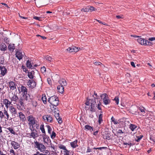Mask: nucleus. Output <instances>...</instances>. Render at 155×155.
<instances>
[{
  "mask_svg": "<svg viewBox=\"0 0 155 155\" xmlns=\"http://www.w3.org/2000/svg\"><path fill=\"white\" fill-rule=\"evenodd\" d=\"M103 115L102 114H100L98 116V123L99 124H101L102 122L103 121L102 119Z\"/></svg>",
  "mask_w": 155,
  "mask_h": 155,
  "instance_id": "nucleus-37",
  "label": "nucleus"
},
{
  "mask_svg": "<svg viewBox=\"0 0 155 155\" xmlns=\"http://www.w3.org/2000/svg\"><path fill=\"white\" fill-rule=\"evenodd\" d=\"M3 102L5 105V107L7 108L8 107L9 105H10L12 103L11 101H10L7 99H5L4 100Z\"/></svg>",
  "mask_w": 155,
  "mask_h": 155,
  "instance_id": "nucleus-26",
  "label": "nucleus"
},
{
  "mask_svg": "<svg viewBox=\"0 0 155 155\" xmlns=\"http://www.w3.org/2000/svg\"><path fill=\"white\" fill-rule=\"evenodd\" d=\"M105 137V138L107 140H109L110 139L111 137L110 134H106Z\"/></svg>",
  "mask_w": 155,
  "mask_h": 155,
  "instance_id": "nucleus-51",
  "label": "nucleus"
},
{
  "mask_svg": "<svg viewBox=\"0 0 155 155\" xmlns=\"http://www.w3.org/2000/svg\"><path fill=\"white\" fill-rule=\"evenodd\" d=\"M8 86L10 88V90H13L16 89V84L13 81H11L8 83Z\"/></svg>",
  "mask_w": 155,
  "mask_h": 155,
  "instance_id": "nucleus-20",
  "label": "nucleus"
},
{
  "mask_svg": "<svg viewBox=\"0 0 155 155\" xmlns=\"http://www.w3.org/2000/svg\"><path fill=\"white\" fill-rule=\"evenodd\" d=\"M59 83L61 85L65 86L67 84V83L66 80L64 79H62L59 81Z\"/></svg>",
  "mask_w": 155,
  "mask_h": 155,
  "instance_id": "nucleus-25",
  "label": "nucleus"
},
{
  "mask_svg": "<svg viewBox=\"0 0 155 155\" xmlns=\"http://www.w3.org/2000/svg\"><path fill=\"white\" fill-rule=\"evenodd\" d=\"M46 127L47 128L48 132L49 134H51L52 131V128L49 125H47Z\"/></svg>",
  "mask_w": 155,
  "mask_h": 155,
  "instance_id": "nucleus-42",
  "label": "nucleus"
},
{
  "mask_svg": "<svg viewBox=\"0 0 155 155\" xmlns=\"http://www.w3.org/2000/svg\"><path fill=\"white\" fill-rule=\"evenodd\" d=\"M7 129H8L10 132L12 134H13L14 135H15V132L14 131L12 128L9 127L8 128H7Z\"/></svg>",
  "mask_w": 155,
  "mask_h": 155,
  "instance_id": "nucleus-43",
  "label": "nucleus"
},
{
  "mask_svg": "<svg viewBox=\"0 0 155 155\" xmlns=\"http://www.w3.org/2000/svg\"><path fill=\"white\" fill-rule=\"evenodd\" d=\"M89 8H88V6H87L86 8H83L82 9H81V11H84V12H89Z\"/></svg>",
  "mask_w": 155,
  "mask_h": 155,
  "instance_id": "nucleus-49",
  "label": "nucleus"
},
{
  "mask_svg": "<svg viewBox=\"0 0 155 155\" xmlns=\"http://www.w3.org/2000/svg\"><path fill=\"white\" fill-rule=\"evenodd\" d=\"M123 15H117L116 16V17L117 19H120V18H123Z\"/></svg>",
  "mask_w": 155,
  "mask_h": 155,
  "instance_id": "nucleus-61",
  "label": "nucleus"
},
{
  "mask_svg": "<svg viewBox=\"0 0 155 155\" xmlns=\"http://www.w3.org/2000/svg\"><path fill=\"white\" fill-rule=\"evenodd\" d=\"M9 152L13 154L12 155H14V154H15V151L14 150L12 149L10 150L9 151Z\"/></svg>",
  "mask_w": 155,
  "mask_h": 155,
  "instance_id": "nucleus-63",
  "label": "nucleus"
},
{
  "mask_svg": "<svg viewBox=\"0 0 155 155\" xmlns=\"http://www.w3.org/2000/svg\"><path fill=\"white\" fill-rule=\"evenodd\" d=\"M90 99H88L87 98V101L86 102H85V104L87 105V106H88L90 105Z\"/></svg>",
  "mask_w": 155,
  "mask_h": 155,
  "instance_id": "nucleus-59",
  "label": "nucleus"
},
{
  "mask_svg": "<svg viewBox=\"0 0 155 155\" xmlns=\"http://www.w3.org/2000/svg\"><path fill=\"white\" fill-rule=\"evenodd\" d=\"M58 147L61 149L64 150L63 151L64 155H74L73 152L67 150L66 147L62 144H60L58 146Z\"/></svg>",
  "mask_w": 155,
  "mask_h": 155,
  "instance_id": "nucleus-6",
  "label": "nucleus"
},
{
  "mask_svg": "<svg viewBox=\"0 0 155 155\" xmlns=\"http://www.w3.org/2000/svg\"><path fill=\"white\" fill-rule=\"evenodd\" d=\"M41 72L43 73H44V72H45L46 71V69L45 67L44 66L42 67L41 68Z\"/></svg>",
  "mask_w": 155,
  "mask_h": 155,
  "instance_id": "nucleus-55",
  "label": "nucleus"
},
{
  "mask_svg": "<svg viewBox=\"0 0 155 155\" xmlns=\"http://www.w3.org/2000/svg\"><path fill=\"white\" fill-rule=\"evenodd\" d=\"M137 127L136 125L131 124L129 125V128L132 131H134Z\"/></svg>",
  "mask_w": 155,
  "mask_h": 155,
  "instance_id": "nucleus-32",
  "label": "nucleus"
},
{
  "mask_svg": "<svg viewBox=\"0 0 155 155\" xmlns=\"http://www.w3.org/2000/svg\"><path fill=\"white\" fill-rule=\"evenodd\" d=\"M35 147L41 152L44 151L46 149L44 145L41 143H39L37 141H35Z\"/></svg>",
  "mask_w": 155,
  "mask_h": 155,
  "instance_id": "nucleus-4",
  "label": "nucleus"
},
{
  "mask_svg": "<svg viewBox=\"0 0 155 155\" xmlns=\"http://www.w3.org/2000/svg\"><path fill=\"white\" fill-rule=\"evenodd\" d=\"M114 100L115 101L117 104H118L119 102V98L118 96H116L114 99Z\"/></svg>",
  "mask_w": 155,
  "mask_h": 155,
  "instance_id": "nucleus-48",
  "label": "nucleus"
},
{
  "mask_svg": "<svg viewBox=\"0 0 155 155\" xmlns=\"http://www.w3.org/2000/svg\"><path fill=\"white\" fill-rule=\"evenodd\" d=\"M54 116L57 120H58V122L59 124H61L62 123V118L59 117V113H55Z\"/></svg>",
  "mask_w": 155,
  "mask_h": 155,
  "instance_id": "nucleus-23",
  "label": "nucleus"
},
{
  "mask_svg": "<svg viewBox=\"0 0 155 155\" xmlns=\"http://www.w3.org/2000/svg\"><path fill=\"white\" fill-rule=\"evenodd\" d=\"M42 118L45 121H46L48 122L51 123L53 120L52 117L49 115H45L42 116Z\"/></svg>",
  "mask_w": 155,
  "mask_h": 155,
  "instance_id": "nucleus-15",
  "label": "nucleus"
},
{
  "mask_svg": "<svg viewBox=\"0 0 155 155\" xmlns=\"http://www.w3.org/2000/svg\"><path fill=\"white\" fill-rule=\"evenodd\" d=\"M78 140H76L70 143L71 147L73 148H75L78 146L77 144Z\"/></svg>",
  "mask_w": 155,
  "mask_h": 155,
  "instance_id": "nucleus-27",
  "label": "nucleus"
},
{
  "mask_svg": "<svg viewBox=\"0 0 155 155\" xmlns=\"http://www.w3.org/2000/svg\"><path fill=\"white\" fill-rule=\"evenodd\" d=\"M26 65L27 67L29 68H32V67L31 62L29 60L27 61L26 62Z\"/></svg>",
  "mask_w": 155,
  "mask_h": 155,
  "instance_id": "nucleus-39",
  "label": "nucleus"
},
{
  "mask_svg": "<svg viewBox=\"0 0 155 155\" xmlns=\"http://www.w3.org/2000/svg\"><path fill=\"white\" fill-rule=\"evenodd\" d=\"M9 97L11 101H15L16 103L18 102V100L19 99L18 97L15 94H13L12 97H10L9 95Z\"/></svg>",
  "mask_w": 155,
  "mask_h": 155,
  "instance_id": "nucleus-21",
  "label": "nucleus"
},
{
  "mask_svg": "<svg viewBox=\"0 0 155 155\" xmlns=\"http://www.w3.org/2000/svg\"><path fill=\"white\" fill-rule=\"evenodd\" d=\"M35 127L29 128L31 131V133L28 134V135H29L30 138H33L34 139H35L37 137H38V135L37 133L36 130L34 129Z\"/></svg>",
  "mask_w": 155,
  "mask_h": 155,
  "instance_id": "nucleus-7",
  "label": "nucleus"
},
{
  "mask_svg": "<svg viewBox=\"0 0 155 155\" xmlns=\"http://www.w3.org/2000/svg\"><path fill=\"white\" fill-rule=\"evenodd\" d=\"M15 44L10 43L8 46V48L10 52H12L15 49Z\"/></svg>",
  "mask_w": 155,
  "mask_h": 155,
  "instance_id": "nucleus-24",
  "label": "nucleus"
},
{
  "mask_svg": "<svg viewBox=\"0 0 155 155\" xmlns=\"http://www.w3.org/2000/svg\"><path fill=\"white\" fill-rule=\"evenodd\" d=\"M28 85L31 88H33L35 87L36 85V82L35 80H28Z\"/></svg>",
  "mask_w": 155,
  "mask_h": 155,
  "instance_id": "nucleus-10",
  "label": "nucleus"
},
{
  "mask_svg": "<svg viewBox=\"0 0 155 155\" xmlns=\"http://www.w3.org/2000/svg\"><path fill=\"white\" fill-rule=\"evenodd\" d=\"M18 117L20 118V120L22 122L25 121L26 120V118L25 115L21 112L18 113Z\"/></svg>",
  "mask_w": 155,
  "mask_h": 155,
  "instance_id": "nucleus-18",
  "label": "nucleus"
},
{
  "mask_svg": "<svg viewBox=\"0 0 155 155\" xmlns=\"http://www.w3.org/2000/svg\"><path fill=\"white\" fill-rule=\"evenodd\" d=\"M123 144L124 145H128L130 146V147H131V146H132L134 144H132L131 142H128V143H123Z\"/></svg>",
  "mask_w": 155,
  "mask_h": 155,
  "instance_id": "nucleus-52",
  "label": "nucleus"
},
{
  "mask_svg": "<svg viewBox=\"0 0 155 155\" xmlns=\"http://www.w3.org/2000/svg\"><path fill=\"white\" fill-rule=\"evenodd\" d=\"M28 77L31 80H32L34 78V75L35 72L34 71H31V72H28Z\"/></svg>",
  "mask_w": 155,
  "mask_h": 155,
  "instance_id": "nucleus-28",
  "label": "nucleus"
},
{
  "mask_svg": "<svg viewBox=\"0 0 155 155\" xmlns=\"http://www.w3.org/2000/svg\"><path fill=\"white\" fill-rule=\"evenodd\" d=\"M90 103L91 105L94 106H96L99 110H101V108L100 107L101 104L100 101H99L98 99L96 98H93L91 100Z\"/></svg>",
  "mask_w": 155,
  "mask_h": 155,
  "instance_id": "nucleus-3",
  "label": "nucleus"
},
{
  "mask_svg": "<svg viewBox=\"0 0 155 155\" xmlns=\"http://www.w3.org/2000/svg\"><path fill=\"white\" fill-rule=\"evenodd\" d=\"M5 61L4 57L3 56H0V64L4 65L5 64Z\"/></svg>",
  "mask_w": 155,
  "mask_h": 155,
  "instance_id": "nucleus-35",
  "label": "nucleus"
},
{
  "mask_svg": "<svg viewBox=\"0 0 155 155\" xmlns=\"http://www.w3.org/2000/svg\"><path fill=\"white\" fill-rule=\"evenodd\" d=\"M101 97H104L103 99V102L105 105H107L110 104V100L109 99V97L107 94H104L101 95Z\"/></svg>",
  "mask_w": 155,
  "mask_h": 155,
  "instance_id": "nucleus-9",
  "label": "nucleus"
},
{
  "mask_svg": "<svg viewBox=\"0 0 155 155\" xmlns=\"http://www.w3.org/2000/svg\"><path fill=\"white\" fill-rule=\"evenodd\" d=\"M9 110L12 114V118H14L17 115V110L16 108L14 107L12 105L9 107Z\"/></svg>",
  "mask_w": 155,
  "mask_h": 155,
  "instance_id": "nucleus-8",
  "label": "nucleus"
},
{
  "mask_svg": "<svg viewBox=\"0 0 155 155\" xmlns=\"http://www.w3.org/2000/svg\"><path fill=\"white\" fill-rule=\"evenodd\" d=\"M40 129V130H41L42 133L43 134L42 135V136H44L46 135L45 129L44 128V125L43 124H41V125Z\"/></svg>",
  "mask_w": 155,
  "mask_h": 155,
  "instance_id": "nucleus-34",
  "label": "nucleus"
},
{
  "mask_svg": "<svg viewBox=\"0 0 155 155\" xmlns=\"http://www.w3.org/2000/svg\"><path fill=\"white\" fill-rule=\"evenodd\" d=\"M93 97H94V98H97L98 99L99 96L97 95V94L95 91L94 92V94L93 95Z\"/></svg>",
  "mask_w": 155,
  "mask_h": 155,
  "instance_id": "nucleus-56",
  "label": "nucleus"
},
{
  "mask_svg": "<svg viewBox=\"0 0 155 155\" xmlns=\"http://www.w3.org/2000/svg\"><path fill=\"white\" fill-rule=\"evenodd\" d=\"M46 59L49 62H52L53 61L52 58L49 55H47L45 57Z\"/></svg>",
  "mask_w": 155,
  "mask_h": 155,
  "instance_id": "nucleus-38",
  "label": "nucleus"
},
{
  "mask_svg": "<svg viewBox=\"0 0 155 155\" xmlns=\"http://www.w3.org/2000/svg\"><path fill=\"white\" fill-rule=\"evenodd\" d=\"M41 99L45 104H46L47 103V98L45 94H43L42 95V97Z\"/></svg>",
  "mask_w": 155,
  "mask_h": 155,
  "instance_id": "nucleus-36",
  "label": "nucleus"
},
{
  "mask_svg": "<svg viewBox=\"0 0 155 155\" xmlns=\"http://www.w3.org/2000/svg\"><path fill=\"white\" fill-rule=\"evenodd\" d=\"M111 119L112 121L113 122L114 124H117L118 123L117 121L116 120H115L113 117H111Z\"/></svg>",
  "mask_w": 155,
  "mask_h": 155,
  "instance_id": "nucleus-47",
  "label": "nucleus"
},
{
  "mask_svg": "<svg viewBox=\"0 0 155 155\" xmlns=\"http://www.w3.org/2000/svg\"><path fill=\"white\" fill-rule=\"evenodd\" d=\"M33 18L36 20L40 21L41 18L39 17L35 16Z\"/></svg>",
  "mask_w": 155,
  "mask_h": 155,
  "instance_id": "nucleus-62",
  "label": "nucleus"
},
{
  "mask_svg": "<svg viewBox=\"0 0 155 155\" xmlns=\"http://www.w3.org/2000/svg\"><path fill=\"white\" fill-rule=\"evenodd\" d=\"M4 109H5L4 111V114L6 115V116L7 117L6 119H7V120H5V121H6L8 119L9 116L8 113L7 111L6 110L5 108Z\"/></svg>",
  "mask_w": 155,
  "mask_h": 155,
  "instance_id": "nucleus-41",
  "label": "nucleus"
},
{
  "mask_svg": "<svg viewBox=\"0 0 155 155\" xmlns=\"http://www.w3.org/2000/svg\"><path fill=\"white\" fill-rule=\"evenodd\" d=\"M11 144L13 148L15 150L18 149L20 147V144L14 141H11Z\"/></svg>",
  "mask_w": 155,
  "mask_h": 155,
  "instance_id": "nucleus-17",
  "label": "nucleus"
},
{
  "mask_svg": "<svg viewBox=\"0 0 155 155\" xmlns=\"http://www.w3.org/2000/svg\"><path fill=\"white\" fill-rule=\"evenodd\" d=\"M94 64L96 65H101L104 66V65L101 62L96 61L94 63Z\"/></svg>",
  "mask_w": 155,
  "mask_h": 155,
  "instance_id": "nucleus-53",
  "label": "nucleus"
},
{
  "mask_svg": "<svg viewBox=\"0 0 155 155\" xmlns=\"http://www.w3.org/2000/svg\"><path fill=\"white\" fill-rule=\"evenodd\" d=\"M58 91L61 93H63L64 92V87L62 86H58L57 87Z\"/></svg>",
  "mask_w": 155,
  "mask_h": 155,
  "instance_id": "nucleus-30",
  "label": "nucleus"
},
{
  "mask_svg": "<svg viewBox=\"0 0 155 155\" xmlns=\"http://www.w3.org/2000/svg\"><path fill=\"white\" fill-rule=\"evenodd\" d=\"M138 109L143 114L145 113L146 109L143 107H138Z\"/></svg>",
  "mask_w": 155,
  "mask_h": 155,
  "instance_id": "nucleus-40",
  "label": "nucleus"
},
{
  "mask_svg": "<svg viewBox=\"0 0 155 155\" xmlns=\"http://www.w3.org/2000/svg\"><path fill=\"white\" fill-rule=\"evenodd\" d=\"M107 148V147H94L93 148V149L95 150H101L102 149H105Z\"/></svg>",
  "mask_w": 155,
  "mask_h": 155,
  "instance_id": "nucleus-54",
  "label": "nucleus"
},
{
  "mask_svg": "<svg viewBox=\"0 0 155 155\" xmlns=\"http://www.w3.org/2000/svg\"><path fill=\"white\" fill-rule=\"evenodd\" d=\"M89 8V12H91L93 11H94L96 9L93 6H88Z\"/></svg>",
  "mask_w": 155,
  "mask_h": 155,
  "instance_id": "nucleus-45",
  "label": "nucleus"
},
{
  "mask_svg": "<svg viewBox=\"0 0 155 155\" xmlns=\"http://www.w3.org/2000/svg\"><path fill=\"white\" fill-rule=\"evenodd\" d=\"M24 101L25 98L24 97H21L18 100V104L16 103L17 105L20 106L21 107H24Z\"/></svg>",
  "mask_w": 155,
  "mask_h": 155,
  "instance_id": "nucleus-19",
  "label": "nucleus"
},
{
  "mask_svg": "<svg viewBox=\"0 0 155 155\" xmlns=\"http://www.w3.org/2000/svg\"><path fill=\"white\" fill-rule=\"evenodd\" d=\"M80 49L79 47H69L66 50L67 51H68L70 52H76L79 51Z\"/></svg>",
  "mask_w": 155,
  "mask_h": 155,
  "instance_id": "nucleus-16",
  "label": "nucleus"
},
{
  "mask_svg": "<svg viewBox=\"0 0 155 155\" xmlns=\"http://www.w3.org/2000/svg\"><path fill=\"white\" fill-rule=\"evenodd\" d=\"M148 40L150 41H154V40H155V37L150 38L148 39Z\"/></svg>",
  "mask_w": 155,
  "mask_h": 155,
  "instance_id": "nucleus-64",
  "label": "nucleus"
},
{
  "mask_svg": "<svg viewBox=\"0 0 155 155\" xmlns=\"http://www.w3.org/2000/svg\"><path fill=\"white\" fill-rule=\"evenodd\" d=\"M4 117V112H2V111H0V118L2 119Z\"/></svg>",
  "mask_w": 155,
  "mask_h": 155,
  "instance_id": "nucleus-57",
  "label": "nucleus"
},
{
  "mask_svg": "<svg viewBox=\"0 0 155 155\" xmlns=\"http://www.w3.org/2000/svg\"><path fill=\"white\" fill-rule=\"evenodd\" d=\"M42 137L44 143H46L48 145H50L51 144V141L48 136L45 135L42 136Z\"/></svg>",
  "mask_w": 155,
  "mask_h": 155,
  "instance_id": "nucleus-13",
  "label": "nucleus"
},
{
  "mask_svg": "<svg viewBox=\"0 0 155 155\" xmlns=\"http://www.w3.org/2000/svg\"><path fill=\"white\" fill-rule=\"evenodd\" d=\"M30 104L32 105V107L36 108L38 105V101L37 100L34 99L30 101Z\"/></svg>",
  "mask_w": 155,
  "mask_h": 155,
  "instance_id": "nucleus-22",
  "label": "nucleus"
},
{
  "mask_svg": "<svg viewBox=\"0 0 155 155\" xmlns=\"http://www.w3.org/2000/svg\"><path fill=\"white\" fill-rule=\"evenodd\" d=\"M84 129H87V130H89L91 132L92 131H94V128L93 127H92L91 126L89 125H86L84 127Z\"/></svg>",
  "mask_w": 155,
  "mask_h": 155,
  "instance_id": "nucleus-33",
  "label": "nucleus"
},
{
  "mask_svg": "<svg viewBox=\"0 0 155 155\" xmlns=\"http://www.w3.org/2000/svg\"><path fill=\"white\" fill-rule=\"evenodd\" d=\"M21 90L22 92L24 93V95L26 93H27V89L26 87L23 85H22L21 87Z\"/></svg>",
  "mask_w": 155,
  "mask_h": 155,
  "instance_id": "nucleus-31",
  "label": "nucleus"
},
{
  "mask_svg": "<svg viewBox=\"0 0 155 155\" xmlns=\"http://www.w3.org/2000/svg\"><path fill=\"white\" fill-rule=\"evenodd\" d=\"M137 42L141 45H151L152 43L143 38H140L137 39Z\"/></svg>",
  "mask_w": 155,
  "mask_h": 155,
  "instance_id": "nucleus-5",
  "label": "nucleus"
},
{
  "mask_svg": "<svg viewBox=\"0 0 155 155\" xmlns=\"http://www.w3.org/2000/svg\"><path fill=\"white\" fill-rule=\"evenodd\" d=\"M143 137V135H140L138 136H137V139H136L135 140L137 142H139L140 140Z\"/></svg>",
  "mask_w": 155,
  "mask_h": 155,
  "instance_id": "nucleus-46",
  "label": "nucleus"
},
{
  "mask_svg": "<svg viewBox=\"0 0 155 155\" xmlns=\"http://www.w3.org/2000/svg\"><path fill=\"white\" fill-rule=\"evenodd\" d=\"M28 120V124L29 126V128L35 127L37 129H38L39 127V124L37 123L35 117L33 115H30L27 117Z\"/></svg>",
  "mask_w": 155,
  "mask_h": 155,
  "instance_id": "nucleus-1",
  "label": "nucleus"
},
{
  "mask_svg": "<svg viewBox=\"0 0 155 155\" xmlns=\"http://www.w3.org/2000/svg\"><path fill=\"white\" fill-rule=\"evenodd\" d=\"M92 151L91 149H90L89 147H87V149L86 151L87 153H89Z\"/></svg>",
  "mask_w": 155,
  "mask_h": 155,
  "instance_id": "nucleus-60",
  "label": "nucleus"
},
{
  "mask_svg": "<svg viewBox=\"0 0 155 155\" xmlns=\"http://www.w3.org/2000/svg\"><path fill=\"white\" fill-rule=\"evenodd\" d=\"M0 50L2 51H5L7 49V46L4 43H2L0 45Z\"/></svg>",
  "mask_w": 155,
  "mask_h": 155,
  "instance_id": "nucleus-29",
  "label": "nucleus"
},
{
  "mask_svg": "<svg viewBox=\"0 0 155 155\" xmlns=\"http://www.w3.org/2000/svg\"><path fill=\"white\" fill-rule=\"evenodd\" d=\"M23 96L25 99L28 102L30 101L34 98L33 95L29 93H26L25 94L23 95Z\"/></svg>",
  "mask_w": 155,
  "mask_h": 155,
  "instance_id": "nucleus-11",
  "label": "nucleus"
},
{
  "mask_svg": "<svg viewBox=\"0 0 155 155\" xmlns=\"http://www.w3.org/2000/svg\"><path fill=\"white\" fill-rule=\"evenodd\" d=\"M0 71L1 72L0 74H1V77L4 76L7 73V68L5 67L2 65H0Z\"/></svg>",
  "mask_w": 155,
  "mask_h": 155,
  "instance_id": "nucleus-14",
  "label": "nucleus"
},
{
  "mask_svg": "<svg viewBox=\"0 0 155 155\" xmlns=\"http://www.w3.org/2000/svg\"><path fill=\"white\" fill-rule=\"evenodd\" d=\"M48 102L54 106L56 107L58 105L59 101L58 97L55 96H52L48 99Z\"/></svg>",
  "mask_w": 155,
  "mask_h": 155,
  "instance_id": "nucleus-2",
  "label": "nucleus"
},
{
  "mask_svg": "<svg viewBox=\"0 0 155 155\" xmlns=\"http://www.w3.org/2000/svg\"><path fill=\"white\" fill-rule=\"evenodd\" d=\"M50 134L51 137L52 139H53L56 136V134L54 132V131H53L52 134Z\"/></svg>",
  "mask_w": 155,
  "mask_h": 155,
  "instance_id": "nucleus-44",
  "label": "nucleus"
},
{
  "mask_svg": "<svg viewBox=\"0 0 155 155\" xmlns=\"http://www.w3.org/2000/svg\"><path fill=\"white\" fill-rule=\"evenodd\" d=\"M24 53L22 52L21 51H16L15 55L16 57L19 60L21 59L24 56Z\"/></svg>",
  "mask_w": 155,
  "mask_h": 155,
  "instance_id": "nucleus-12",
  "label": "nucleus"
},
{
  "mask_svg": "<svg viewBox=\"0 0 155 155\" xmlns=\"http://www.w3.org/2000/svg\"><path fill=\"white\" fill-rule=\"evenodd\" d=\"M4 41L6 43H8L9 41V39L7 37H5L3 39Z\"/></svg>",
  "mask_w": 155,
  "mask_h": 155,
  "instance_id": "nucleus-50",
  "label": "nucleus"
},
{
  "mask_svg": "<svg viewBox=\"0 0 155 155\" xmlns=\"http://www.w3.org/2000/svg\"><path fill=\"white\" fill-rule=\"evenodd\" d=\"M95 106L91 105L90 110L92 112H94L95 111L94 107Z\"/></svg>",
  "mask_w": 155,
  "mask_h": 155,
  "instance_id": "nucleus-58",
  "label": "nucleus"
}]
</instances>
